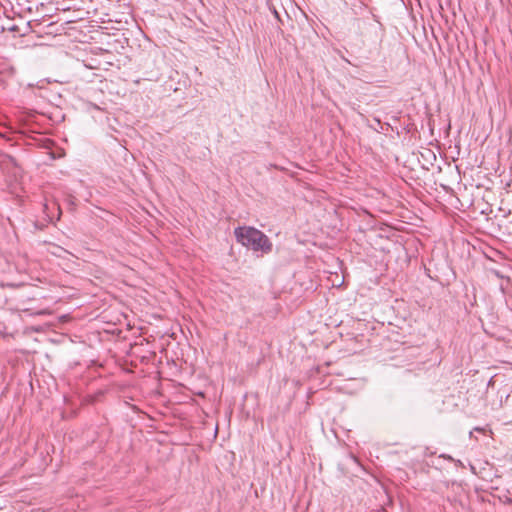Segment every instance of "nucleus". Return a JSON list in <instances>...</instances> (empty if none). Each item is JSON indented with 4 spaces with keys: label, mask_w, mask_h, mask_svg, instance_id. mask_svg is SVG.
Wrapping results in <instances>:
<instances>
[{
    "label": "nucleus",
    "mask_w": 512,
    "mask_h": 512,
    "mask_svg": "<svg viewBox=\"0 0 512 512\" xmlns=\"http://www.w3.org/2000/svg\"><path fill=\"white\" fill-rule=\"evenodd\" d=\"M493 379L491 378L488 382V385H492Z\"/></svg>",
    "instance_id": "0eeeda50"
},
{
    "label": "nucleus",
    "mask_w": 512,
    "mask_h": 512,
    "mask_svg": "<svg viewBox=\"0 0 512 512\" xmlns=\"http://www.w3.org/2000/svg\"><path fill=\"white\" fill-rule=\"evenodd\" d=\"M236 241L254 252L269 254L273 244L269 237L261 230L252 226H238L234 229Z\"/></svg>",
    "instance_id": "f257e3e1"
},
{
    "label": "nucleus",
    "mask_w": 512,
    "mask_h": 512,
    "mask_svg": "<svg viewBox=\"0 0 512 512\" xmlns=\"http://www.w3.org/2000/svg\"><path fill=\"white\" fill-rule=\"evenodd\" d=\"M424 269L429 278L439 280L441 276H447L450 270V264L448 258H427L426 262H423Z\"/></svg>",
    "instance_id": "f03ea898"
},
{
    "label": "nucleus",
    "mask_w": 512,
    "mask_h": 512,
    "mask_svg": "<svg viewBox=\"0 0 512 512\" xmlns=\"http://www.w3.org/2000/svg\"><path fill=\"white\" fill-rule=\"evenodd\" d=\"M3 156H4V158H5L7 161H9V162H11V163H13V164H16V160H15V158H14L13 156L8 155V154H4Z\"/></svg>",
    "instance_id": "20e7f679"
},
{
    "label": "nucleus",
    "mask_w": 512,
    "mask_h": 512,
    "mask_svg": "<svg viewBox=\"0 0 512 512\" xmlns=\"http://www.w3.org/2000/svg\"><path fill=\"white\" fill-rule=\"evenodd\" d=\"M507 502H508V503H512V499H508V500H507Z\"/></svg>",
    "instance_id": "9d476101"
},
{
    "label": "nucleus",
    "mask_w": 512,
    "mask_h": 512,
    "mask_svg": "<svg viewBox=\"0 0 512 512\" xmlns=\"http://www.w3.org/2000/svg\"><path fill=\"white\" fill-rule=\"evenodd\" d=\"M483 255H484V257L488 256L487 252H485V251H483Z\"/></svg>",
    "instance_id": "6e6552de"
},
{
    "label": "nucleus",
    "mask_w": 512,
    "mask_h": 512,
    "mask_svg": "<svg viewBox=\"0 0 512 512\" xmlns=\"http://www.w3.org/2000/svg\"><path fill=\"white\" fill-rule=\"evenodd\" d=\"M490 272L493 273L498 278H509L507 275H505L501 270L498 269H490Z\"/></svg>",
    "instance_id": "7ed1b4c3"
},
{
    "label": "nucleus",
    "mask_w": 512,
    "mask_h": 512,
    "mask_svg": "<svg viewBox=\"0 0 512 512\" xmlns=\"http://www.w3.org/2000/svg\"><path fill=\"white\" fill-rule=\"evenodd\" d=\"M10 30H11V31H18V27L14 25V26H12V27L10 28Z\"/></svg>",
    "instance_id": "423d86ee"
},
{
    "label": "nucleus",
    "mask_w": 512,
    "mask_h": 512,
    "mask_svg": "<svg viewBox=\"0 0 512 512\" xmlns=\"http://www.w3.org/2000/svg\"><path fill=\"white\" fill-rule=\"evenodd\" d=\"M441 457L446 458V456H445V455H442ZM447 458H448V459H452V458H451V456H447Z\"/></svg>",
    "instance_id": "1a4fd4ad"
},
{
    "label": "nucleus",
    "mask_w": 512,
    "mask_h": 512,
    "mask_svg": "<svg viewBox=\"0 0 512 512\" xmlns=\"http://www.w3.org/2000/svg\"><path fill=\"white\" fill-rule=\"evenodd\" d=\"M273 14L277 19H280L279 13L276 11V9L273 10Z\"/></svg>",
    "instance_id": "39448f33"
}]
</instances>
